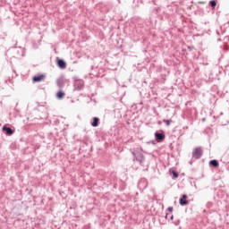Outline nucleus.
<instances>
[{"mask_svg":"<svg viewBox=\"0 0 229 229\" xmlns=\"http://www.w3.org/2000/svg\"><path fill=\"white\" fill-rule=\"evenodd\" d=\"M188 49H189V51H193L194 47H193V46H189V47H188Z\"/></svg>","mask_w":229,"mask_h":229,"instance_id":"18","label":"nucleus"},{"mask_svg":"<svg viewBox=\"0 0 229 229\" xmlns=\"http://www.w3.org/2000/svg\"><path fill=\"white\" fill-rule=\"evenodd\" d=\"M72 80L74 83H76L77 81H81V80H80L78 77H73Z\"/></svg>","mask_w":229,"mask_h":229,"instance_id":"17","label":"nucleus"},{"mask_svg":"<svg viewBox=\"0 0 229 229\" xmlns=\"http://www.w3.org/2000/svg\"><path fill=\"white\" fill-rule=\"evenodd\" d=\"M170 173L173 174L174 180H176V178L180 176V174H178V172H176L175 170L170 169Z\"/></svg>","mask_w":229,"mask_h":229,"instance_id":"14","label":"nucleus"},{"mask_svg":"<svg viewBox=\"0 0 229 229\" xmlns=\"http://www.w3.org/2000/svg\"><path fill=\"white\" fill-rule=\"evenodd\" d=\"M163 123H165L167 126H171L172 120H163Z\"/></svg>","mask_w":229,"mask_h":229,"instance_id":"16","label":"nucleus"},{"mask_svg":"<svg viewBox=\"0 0 229 229\" xmlns=\"http://www.w3.org/2000/svg\"><path fill=\"white\" fill-rule=\"evenodd\" d=\"M225 167H226L227 171H229V163H227V164L225 165Z\"/></svg>","mask_w":229,"mask_h":229,"instance_id":"21","label":"nucleus"},{"mask_svg":"<svg viewBox=\"0 0 229 229\" xmlns=\"http://www.w3.org/2000/svg\"><path fill=\"white\" fill-rule=\"evenodd\" d=\"M173 210H174V208H173V207H169V208H167V211H168V212H173Z\"/></svg>","mask_w":229,"mask_h":229,"instance_id":"19","label":"nucleus"},{"mask_svg":"<svg viewBox=\"0 0 229 229\" xmlns=\"http://www.w3.org/2000/svg\"><path fill=\"white\" fill-rule=\"evenodd\" d=\"M157 123H158V124H162V122H161V121H158Z\"/></svg>","mask_w":229,"mask_h":229,"instance_id":"24","label":"nucleus"},{"mask_svg":"<svg viewBox=\"0 0 229 229\" xmlns=\"http://www.w3.org/2000/svg\"><path fill=\"white\" fill-rule=\"evenodd\" d=\"M73 87L74 91L80 92V90H83V89H85V82L83 81V80L77 81L73 83Z\"/></svg>","mask_w":229,"mask_h":229,"instance_id":"3","label":"nucleus"},{"mask_svg":"<svg viewBox=\"0 0 229 229\" xmlns=\"http://www.w3.org/2000/svg\"><path fill=\"white\" fill-rule=\"evenodd\" d=\"M209 165H211V167L217 168L219 167V161H217V159H212L209 161Z\"/></svg>","mask_w":229,"mask_h":229,"instance_id":"11","label":"nucleus"},{"mask_svg":"<svg viewBox=\"0 0 229 229\" xmlns=\"http://www.w3.org/2000/svg\"><path fill=\"white\" fill-rule=\"evenodd\" d=\"M2 131H4V133L7 136H12L15 133V130L12 129L11 127L9 126H6V125H4L2 127Z\"/></svg>","mask_w":229,"mask_h":229,"instance_id":"5","label":"nucleus"},{"mask_svg":"<svg viewBox=\"0 0 229 229\" xmlns=\"http://www.w3.org/2000/svg\"><path fill=\"white\" fill-rule=\"evenodd\" d=\"M43 80H46V75L44 74H38L32 78L33 83H39V81H42Z\"/></svg>","mask_w":229,"mask_h":229,"instance_id":"9","label":"nucleus"},{"mask_svg":"<svg viewBox=\"0 0 229 229\" xmlns=\"http://www.w3.org/2000/svg\"><path fill=\"white\" fill-rule=\"evenodd\" d=\"M145 171H148V167L145 169Z\"/></svg>","mask_w":229,"mask_h":229,"instance_id":"25","label":"nucleus"},{"mask_svg":"<svg viewBox=\"0 0 229 229\" xmlns=\"http://www.w3.org/2000/svg\"><path fill=\"white\" fill-rule=\"evenodd\" d=\"M138 187L142 190L148 189V179L141 178L138 182Z\"/></svg>","mask_w":229,"mask_h":229,"instance_id":"6","label":"nucleus"},{"mask_svg":"<svg viewBox=\"0 0 229 229\" xmlns=\"http://www.w3.org/2000/svg\"><path fill=\"white\" fill-rule=\"evenodd\" d=\"M201 157H203V148H201V147L195 148L192 151V158L199 160Z\"/></svg>","mask_w":229,"mask_h":229,"instance_id":"2","label":"nucleus"},{"mask_svg":"<svg viewBox=\"0 0 229 229\" xmlns=\"http://www.w3.org/2000/svg\"><path fill=\"white\" fill-rule=\"evenodd\" d=\"M132 160L133 162H139L140 165H144V163L146 162V157H144V154H142V152L140 151H132Z\"/></svg>","mask_w":229,"mask_h":229,"instance_id":"1","label":"nucleus"},{"mask_svg":"<svg viewBox=\"0 0 229 229\" xmlns=\"http://www.w3.org/2000/svg\"><path fill=\"white\" fill-rule=\"evenodd\" d=\"M187 194L182 195V197L179 199V205H181V207H185L189 205V200H187Z\"/></svg>","mask_w":229,"mask_h":229,"instance_id":"7","label":"nucleus"},{"mask_svg":"<svg viewBox=\"0 0 229 229\" xmlns=\"http://www.w3.org/2000/svg\"><path fill=\"white\" fill-rule=\"evenodd\" d=\"M170 219H171V221H173V219H174V216L172 215Z\"/></svg>","mask_w":229,"mask_h":229,"instance_id":"22","label":"nucleus"},{"mask_svg":"<svg viewBox=\"0 0 229 229\" xmlns=\"http://www.w3.org/2000/svg\"><path fill=\"white\" fill-rule=\"evenodd\" d=\"M56 85L59 89H64V87L65 86V81H64V78L57 79Z\"/></svg>","mask_w":229,"mask_h":229,"instance_id":"10","label":"nucleus"},{"mask_svg":"<svg viewBox=\"0 0 229 229\" xmlns=\"http://www.w3.org/2000/svg\"><path fill=\"white\" fill-rule=\"evenodd\" d=\"M175 226H178V225H180V220H177L176 222H174Z\"/></svg>","mask_w":229,"mask_h":229,"instance_id":"20","label":"nucleus"},{"mask_svg":"<svg viewBox=\"0 0 229 229\" xmlns=\"http://www.w3.org/2000/svg\"><path fill=\"white\" fill-rule=\"evenodd\" d=\"M91 126H93V128H98V126H99V118L98 117H94L93 118V122L91 123Z\"/></svg>","mask_w":229,"mask_h":229,"instance_id":"12","label":"nucleus"},{"mask_svg":"<svg viewBox=\"0 0 229 229\" xmlns=\"http://www.w3.org/2000/svg\"><path fill=\"white\" fill-rule=\"evenodd\" d=\"M154 136L156 142H164V140H165V132H164V131L160 132L156 131Z\"/></svg>","mask_w":229,"mask_h":229,"instance_id":"4","label":"nucleus"},{"mask_svg":"<svg viewBox=\"0 0 229 229\" xmlns=\"http://www.w3.org/2000/svg\"><path fill=\"white\" fill-rule=\"evenodd\" d=\"M167 216H169V214H168V213H166V214H165V219H167Z\"/></svg>","mask_w":229,"mask_h":229,"instance_id":"23","label":"nucleus"},{"mask_svg":"<svg viewBox=\"0 0 229 229\" xmlns=\"http://www.w3.org/2000/svg\"><path fill=\"white\" fill-rule=\"evenodd\" d=\"M56 98H57V99H64V98H65V92H64V90L60 89L56 93Z\"/></svg>","mask_w":229,"mask_h":229,"instance_id":"13","label":"nucleus"},{"mask_svg":"<svg viewBox=\"0 0 229 229\" xmlns=\"http://www.w3.org/2000/svg\"><path fill=\"white\" fill-rule=\"evenodd\" d=\"M209 6L213 8V10L217 6V0H211L209 1Z\"/></svg>","mask_w":229,"mask_h":229,"instance_id":"15","label":"nucleus"},{"mask_svg":"<svg viewBox=\"0 0 229 229\" xmlns=\"http://www.w3.org/2000/svg\"><path fill=\"white\" fill-rule=\"evenodd\" d=\"M56 64H57V67H59V69H66L67 68V63H65V61L64 59H60L57 57Z\"/></svg>","mask_w":229,"mask_h":229,"instance_id":"8","label":"nucleus"}]
</instances>
